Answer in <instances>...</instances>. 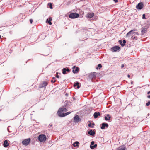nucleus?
<instances>
[{
    "label": "nucleus",
    "mask_w": 150,
    "mask_h": 150,
    "mask_svg": "<svg viewBox=\"0 0 150 150\" xmlns=\"http://www.w3.org/2000/svg\"><path fill=\"white\" fill-rule=\"evenodd\" d=\"M67 110V109L64 107H61L59 108L57 112V114L59 117H64V112H66Z\"/></svg>",
    "instance_id": "1"
},
{
    "label": "nucleus",
    "mask_w": 150,
    "mask_h": 150,
    "mask_svg": "<svg viewBox=\"0 0 150 150\" xmlns=\"http://www.w3.org/2000/svg\"><path fill=\"white\" fill-rule=\"evenodd\" d=\"M135 30H131L128 32L127 35V37H131V38H135L134 36L135 35H138V33L137 32H135Z\"/></svg>",
    "instance_id": "2"
},
{
    "label": "nucleus",
    "mask_w": 150,
    "mask_h": 150,
    "mask_svg": "<svg viewBox=\"0 0 150 150\" xmlns=\"http://www.w3.org/2000/svg\"><path fill=\"white\" fill-rule=\"evenodd\" d=\"M47 138L46 136L44 134L39 135L37 139L40 142L44 143L46 141Z\"/></svg>",
    "instance_id": "3"
},
{
    "label": "nucleus",
    "mask_w": 150,
    "mask_h": 150,
    "mask_svg": "<svg viewBox=\"0 0 150 150\" xmlns=\"http://www.w3.org/2000/svg\"><path fill=\"white\" fill-rule=\"evenodd\" d=\"M121 50L120 47L118 45H115L110 48V50L112 52H118Z\"/></svg>",
    "instance_id": "4"
},
{
    "label": "nucleus",
    "mask_w": 150,
    "mask_h": 150,
    "mask_svg": "<svg viewBox=\"0 0 150 150\" xmlns=\"http://www.w3.org/2000/svg\"><path fill=\"white\" fill-rule=\"evenodd\" d=\"M79 14L76 12L71 13L69 15V17L72 19L76 18L79 16Z\"/></svg>",
    "instance_id": "5"
},
{
    "label": "nucleus",
    "mask_w": 150,
    "mask_h": 150,
    "mask_svg": "<svg viewBox=\"0 0 150 150\" xmlns=\"http://www.w3.org/2000/svg\"><path fill=\"white\" fill-rule=\"evenodd\" d=\"M30 141L31 139L29 138L23 140L22 142V143L23 145L26 146L30 143Z\"/></svg>",
    "instance_id": "6"
},
{
    "label": "nucleus",
    "mask_w": 150,
    "mask_h": 150,
    "mask_svg": "<svg viewBox=\"0 0 150 150\" xmlns=\"http://www.w3.org/2000/svg\"><path fill=\"white\" fill-rule=\"evenodd\" d=\"M71 71V69H70L68 67H66L63 68L62 70V73L64 74H67V72H69Z\"/></svg>",
    "instance_id": "7"
},
{
    "label": "nucleus",
    "mask_w": 150,
    "mask_h": 150,
    "mask_svg": "<svg viewBox=\"0 0 150 150\" xmlns=\"http://www.w3.org/2000/svg\"><path fill=\"white\" fill-rule=\"evenodd\" d=\"M81 121V119L79 116L76 115L73 118V122L75 123H78Z\"/></svg>",
    "instance_id": "8"
},
{
    "label": "nucleus",
    "mask_w": 150,
    "mask_h": 150,
    "mask_svg": "<svg viewBox=\"0 0 150 150\" xmlns=\"http://www.w3.org/2000/svg\"><path fill=\"white\" fill-rule=\"evenodd\" d=\"M96 132L95 129H90L88 131L87 134L90 136H93L96 134Z\"/></svg>",
    "instance_id": "9"
},
{
    "label": "nucleus",
    "mask_w": 150,
    "mask_h": 150,
    "mask_svg": "<svg viewBox=\"0 0 150 150\" xmlns=\"http://www.w3.org/2000/svg\"><path fill=\"white\" fill-rule=\"evenodd\" d=\"M72 72L74 74H76L78 73L79 71V69L78 67L76 66H73L72 67Z\"/></svg>",
    "instance_id": "10"
},
{
    "label": "nucleus",
    "mask_w": 150,
    "mask_h": 150,
    "mask_svg": "<svg viewBox=\"0 0 150 150\" xmlns=\"http://www.w3.org/2000/svg\"><path fill=\"white\" fill-rule=\"evenodd\" d=\"M109 126L108 124L106 122H103L100 125V128L102 129H104L106 128H108Z\"/></svg>",
    "instance_id": "11"
},
{
    "label": "nucleus",
    "mask_w": 150,
    "mask_h": 150,
    "mask_svg": "<svg viewBox=\"0 0 150 150\" xmlns=\"http://www.w3.org/2000/svg\"><path fill=\"white\" fill-rule=\"evenodd\" d=\"M95 142L94 141H92L91 142V144L90 145V147L91 149H94L96 148L97 145V144H94Z\"/></svg>",
    "instance_id": "12"
},
{
    "label": "nucleus",
    "mask_w": 150,
    "mask_h": 150,
    "mask_svg": "<svg viewBox=\"0 0 150 150\" xmlns=\"http://www.w3.org/2000/svg\"><path fill=\"white\" fill-rule=\"evenodd\" d=\"M126 42V41L125 40L122 41V40H120L118 41V43L122 47H124L125 45Z\"/></svg>",
    "instance_id": "13"
},
{
    "label": "nucleus",
    "mask_w": 150,
    "mask_h": 150,
    "mask_svg": "<svg viewBox=\"0 0 150 150\" xmlns=\"http://www.w3.org/2000/svg\"><path fill=\"white\" fill-rule=\"evenodd\" d=\"M143 6V4L142 2H140L137 5L136 8L138 9H141L142 8Z\"/></svg>",
    "instance_id": "14"
},
{
    "label": "nucleus",
    "mask_w": 150,
    "mask_h": 150,
    "mask_svg": "<svg viewBox=\"0 0 150 150\" xmlns=\"http://www.w3.org/2000/svg\"><path fill=\"white\" fill-rule=\"evenodd\" d=\"M47 85V83L46 82L43 81L39 85V88H42L46 86Z\"/></svg>",
    "instance_id": "15"
},
{
    "label": "nucleus",
    "mask_w": 150,
    "mask_h": 150,
    "mask_svg": "<svg viewBox=\"0 0 150 150\" xmlns=\"http://www.w3.org/2000/svg\"><path fill=\"white\" fill-rule=\"evenodd\" d=\"M88 76L91 79L95 78L96 77V73L95 72L91 73L89 74Z\"/></svg>",
    "instance_id": "16"
},
{
    "label": "nucleus",
    "mask_w": 150,
    "mask_h": 150,
    "mask_svg": "<svg viewBox=\"0 0 150 150\" xmlns=\"http://www.w3.org/2000/svg\"><path fill=\"white\" fill-rule=\"evenodd\" d=\"M74 87H76L78 88H79L80 87L81 84L79 82L76 81L74 83Z\"/></svg>",
    "instance_id": "17"
},
{
    "label": "nucleus",
    "mask_w": 150,
    "mask_h": 150,
    "mask_svg": "<svg viewBox=\"0 0 150 150\" xmlns=\"http://www.w3.org/2000/svg\"><path fill=\"white\" fill-rule=\"evenodd\" d=\"M116 150H126L124 145H122L117 148Z\"/></svg>",
    "instance_id": "18"
},
{
    "label": "nucleus",
    "mask_w": 150,
    "mask_h": 150,
    "mask_svg": "<svg viewBox=\"0 0 150 150\" xmlns=\"http://www.w3.org/2000/svg\"><path fill=\"white\" fill-rule=\"evenodd\" d=\"M111 116L109 114H107V115L104 117V119L106 121H110V120Z\"/></svg>",
    "instance_id": "19"
},
{
    "label": "nucleus",
    "mask_w": 150,
    "mask_h": 150,
    "mask_svg": "<svg viewBox=\"0 0 150 150\" xmlns=\"http://www.w3.org/2000/svg\"><path fill=\"white\" fill-rule=\"evenodd\" d=\"M147 30V28L146 27H143L142 28V30H141V33L142 35H144L145 33H146Z\"/></svg>",
    "instance_id": "20"
},
{
    "label": "nucleus",
    "mask_w": 150,
    "mask_h": 150,
    "mask_svg": "<svg viewBox=\"0 0 150 150\" xmlns=\"http://www.w3.org/2000/svg\"><path fill=\"white\" fill-rule=\"evenodd\" d=\"M101 115L100 113L99 112H95L93 114V116L94 118L96 119L98 117Z\"/></svg>",
    "instance_id": "21"
},
{
    "label": "nucleus",
    "mask_w": 150,
    "mask_h": 150,
    "mask_svg": "<svg viewBox=\"0 0 150 150\" xmlns=\"http://www.w3.org/2000/svg\"><path fill=\"white\" fill-rule=\"evenodd\" d=\"M9 145V144L8 142V140H5L3 144V145L4 147H7Z\"/></svg>",
    "instance_id": "22"
},
{
    "label": "nucleus",
    "mask_w": 150,
    "mask_h": 150,
    "mask_svg": "<svg viewBox=\"0 0 150 150\" xmlns=\"http://www.w3.org/2000/svg\"><path fill=\"white\" fill-rule=\"evenodd\" d=\"M79 143L78 141H76L75 142L72 144V145L74 147L77 146L78 147L79 146Z\"/></svg>",
    "instance_id": "23"
},
{
    "label": "nucleus",
    "mask_w": 150,
    "mask_h": 150,
    "mask_svg": "<svg viewBox=\"0 0 150 150\" xmlns=\"http://www.w3.org/2000/svg\"><path fill=\"white\" fill-rule=\"evenodd\" d=\"M94 13H88L87 15V17L88 18H91L93 17L94 16Z\"/></svg>",
    "instance_id": "24"
},
{
    "label": "nucleus",
    "mask_w": 150,
    "mask_h": 150,
    "mask_svg": "<svg viewBox=\"0 0 150 150\" xmlns=\"http://www.w3.org/2000/svg\"><path fill=\"white\" fill-rule=\"evenodd\" d=\"M88 122L89 123L88 124V126L89 127H90L91 128H94V125H95V124L94 122H93L92 123L91 122L89 121Z\"/></svg>",
    "instance_id": "25"
},
{
    "label": "nucleus",
    "mask_w": 150,
    "mask_h": 150,
    "mask_svg": "<svg viewBox=\"0 0 150 150\" xmlns=\"http://www.w3.org/2000/svg\"><path fill=\"white\" fill-rule=\"evenodd\" d=\"M52 20V18L51 17H50L48 18L46 20V22L47 23L50 25H51L52 23L51 22V21Z\"/></svg>",
    "instance_id": "26"
},
{
    "label": "nucleus",
    "mask_w": 150,
    "mask_h": 150,
    "mask_svg": "<svg viewBox=\"0 0 150 150\" xmlns=\"http://www.w3.org/2000/svg\"><path fill=\"white\" fill-rule=\"evenodd\" d=\"M102 67V65L101 64H99L97 66V67H96V69H98V68L100 69Z\"/></svg>",
    "instance_id": "27"
},
{
    "label": "nucleus",
    "mask_w": 150,
    "mask_h": 150,
    "mask_svg": "<svg viewBox=\"0 0 150 150\" xmlns=\"http://www.w3.org/2000/svg\"><path fill=\"white\" fill-rule=\"evenodd\" d=\"M72 112H72L69 111L67 112L64 113V117H65V116H67V115H68L69 114H70Z\"/></svg>",
    "instance_id": "28"
},
{
    "label": "nucleus",
    "mask_w": 150,
    "mask_h": 150,
    "mask_svg": "<svg viewBox=\"0 0 150 150\" xmlns=\"http://www.w3.org/2000/svg\"><path fill=\"white\" fill-rule=\"evenodd\" d=\"M61 74V73H59L58 72H56V75L55 76V77L57 78H59L60 77V76L58 75V74Z\"/></svg>",
    "instance_id": "29"
},
{
    "label": "nucleus",
    "mask_w": 150,
    "mask_h": 150,
    "mask_svg": "<svg viewBox=\"0 0 150 150\" xmlns=\"http://www.w3.org/2000/svg\"><path fill=\"white\" fill-rule=\"evenodd\" d=\"M48 5L49 6V8L50 9H52V4L51 3H49L48 4Z\"/></svg>",
    "instance_id": "30"
},
{
    "label": "nucleus",
    "mask_w": 150,
    "mask_h": 150,
    "mask_svg": "<svg viewBox=\"0 0 150 150\" xmlns=\"http://www.w3.org/2000/svg\"><path fill=\"white\" fill-rule=\"evenodd\" d=\"M150 105V100L149 101L147 102L146 103V106H149Z\"/></svg>",
    "instance_id": "31"
},
{
    "label": "nucleus",
    "mask_w": 150,
    "mask_h": 150,
    "mask_svg": "<svg viewBox=\"0 0 150 150\" xmlns=\"http://www.w3.org/2000/svg\"><path fill=\"white\" fill-rule=\"evenodd\" d=\"M142 18L143 19H146V18H145V14H143V15H142Z\"/></svg>",
    "instance_id": "32"
},
{
    "label": "nucleus",
    "mask_w": 150,
    "mask_h": 150,
    "mask_svg": "<svg viewBox=\"0 0 150 150\" xmlns=\"http://www.w3.org/2000/svg\"><path fill=\"white\" fill-rule=\"evenodd\" d=\"M56 81H54L53 80H51V82L52 83H53Z\"/></svg>",
    "instance_id": "33"
},
{
    "label": "nucleus",
    "mask_w": 150,
    "mask_h": 150,
    "mask_svg": "<svg viewBox=\"0 0 150 150\" xmlns=\"http://www.w3.org/2000/svg\"><path fill=\"white\" fill-rule=\"evenodd\" d=\"M64 106L65 107H67L68 106V104L67 103H65L64 105Z\"/></svg>",
    "instance_id": "34"
},
{
    "label": "nucleus",
    "mask_w": 150,
    "mask_h": 150,
    "mask_svg": "<svg viewBox=\"0 0 150 150\" xmlns=\"http://www.w3.org/2000/svg\"><path fill=\"white\" fill-rule=\"evenodd\" d=\"M11 127L10 126H8V127H7V130L8 131V132H10L9 131V127Z\"/></svg>",
    "instance_id": "35"
},
{
    "label": "nucleus",
    "mask_w": 150,
    "mask_h": 150,
    "mask_svg": "<svg viewBox=\"0 0 150 150\" xmlns=\"http://www.w3.org/2000/svg\"><path fill=\"white\" fill-rule=\"evenodd\" d=\"M4 38H0V42H2L3 41V39ZM5 39H6V38H4Z\"/></svg>",
    "instance_id": "36"
},
{
    "label": "nucleus",
    "mask_w": 150,
    "mask_h": 150,
    "mask_svg": "<svg viewBox=\"0 0 150 150\" xmlns=\"http://www.w3.org/2000/svg\"><path fill=\"white\" fill-rule=\"evenodd\" d=\"M30 23L32 24L33 21V20L32 19H30Z\"/></svg>",
    "instance_id": "37"
},
{
    "label": "nucleus",
    "mask_w": 150,
    "mask_h": 150,
    "mask_svg": "<svg viewBox=\"0 0 150 150\" xmlns=\"http://www.w3.org/2000/svg\"><path fill=\"white\" fill-rule=\"evenodd\" d=\"M52 79L53 80H54V81H57V80H56L55 78V77H53Z\"/></svg>",
    "instance_id": "38"
},
{
    "label": "nucleus",
    "mask_w": 150,
    "mask_h": 150,
    "mask_svg": "<svg viewBox=\"0 0 150 150\" xmlns=\"http://www.w3.org/2000/svg\"><path fill=\"white\" fill-rule=\"evenodd\" d=\"M65 95L66 96H68V95H69V94L67 93H66L65 94Z\"/></svg>",
    "instance_id": "39"
},
{
    "label": "nucleus",
    "mask_w": 150,
    "mask_h": 150,
    "mask_svg": "<svg viewBox=\"0 0 150 150\" xmlns=\"http://www.w3.org/2000/svg\"><path fill=\"white\" fill-rule=\"evenodd\" d=\"M147 98H148L150 99V95H148L147 96Z\"/></svg>",
    "instance_id": "40"
},
{
    "label": "nucleus",
    "mask_w": 150,
    "mask_h": 150,
    "mask_svg": "<svg viewBox=\"0 0 150 150\" xmlns=\"http://www.w3.org/2000/svg\"><path fill=\"white\" fill-rule=\"evenodd\" d=\"M113 0L115 3H117L118 2V0Z\"/></svg>",
    "instance_id": "41"
},
{
    "label": "nucleus",
    "mask_w": 150,
    "mask_h": 150,
    "mask_svg": "<svg viewBox=\"0 0 150 150\" xmlns=\"http://www.w3.org/2000/svg\"><path fill=\"white\" fill-rule=\"evenodd\" d=\"M124 67V65L123 64H122L121 66V68H123Z\"/></svg>",
    "instance_id": "42"
},
{
    "label": "nucleus",
    "mask_w": 150,
    "mask_h": 150,
    "mask_svg": "<svg viewBox=\"0 0 150 150\" xmlns=\"http://www.w3.org/2000/svg\"><path fill=\"white\" fill-rule=\"evenodd\" d=\"M127 77L129 78H130V75L129 74H128L127 75Z\"/></svg>",
    "instance_id": "43"
},
{
    "label": "nucleus",
    "mask_w": 150,
    "mask_h": 150,
    "mask_svg": "<svg viewBox=\"0 0 150 150\" xmlns=\"http://www.w3.org/2000/svg\"><path fill=\"white\" fill-rule=\"evenodd\" d=\"M52 125L51 124H50L49 125V126H50V127H52Z\"/></svg>",
    "instance_id": "44"
},
{
    "label": "nucleus",
    "mask_w": 150,
    "mask_h": 150,
    "mask_svg": "<svg viewBox=\"0 0 150 150\" xmlns=\"http://www.w3.org/2000/svg\"><path fill=\"white\" fill-rule=\"evenodd\" d=\"M147 94H148V95L149 94H150V91H148V92H147Z\"/></svg>",
    "instance_id": "45"
},
{
    "label": "nucleus",
    "mask_w": 150,
    "mask_h": 150,
    "mask_svg": "<svg viewBox=\"0 0 150 150\" xmlns=\"http://www.w3.org/2000/svg\"><path fill=\"white\" fill-rule=\"evenodd\" d=\"M133 38V40H134L135 39V40H137V38Z\"/></svg>",
    "instance_id": "46"
},
{
    "label": "nucleus",
    "mask_w": 150,
    "mask_h": 150,
    "mask_svg": "<svg viewBox=\"0 0 150 150\" xmlns=\"http://www.w3.org/2000/svg\"><path fill=\"white\" fill-rule=\"evenodd\" d=\"M72 98H73V99L74 100H75L76 99H75V97H73Z\"/></svg>",
    "instance_id": "47"
},
{
    "label": "nucleus",
    "mask_w": 150,
    "mask_h": 150,
    "mask_svg": "<svg viewBox=\"0 0 150 150\" xmlns=\"http://www.w3.org/2000/svg\"><path fill=\"white\" fill-rule=\"evenodd\" d=\"M149 115H150V114H149V113H148V114H147V116H149Z\"/></svg>",
    "instance_id": "48"
},
{
    "label": "nucleus",
    "mask_w": 150,
    "mask_h": 150,
    "mask_svg": "<svg viewBox=\"0 0 150 150\" xmlns=\"http://www.w3.org/2000/svg\"><path fill=\"white\" fill-rule=\"evenodd\" d=\"M132 83H133V82H132H132H131V84H132Z\"/></svg>",
    "instance_id": "49"
},
{
    "label": "nucleus",
    "mask_w": 150,
    "mask_h": 150,
    "mask_svg": "<svg viewBox=\"0 0 150 150\" xmlns=\"http://www.w3.org/2000/svg\"><path fill=\"white\" fill-rule=\"evenodd\" d=\"M33 38H30L29 39H30V40H31V39H32Z\"/></svg>",
    "instance_id": "50"
},
{
    "label": "nucleus",
    "mask_w": 150,
    "mask_h": 150,
    "mask_svg": "<svg viewBox=\"0 0 150 150\" xmlns=\"http://www.w3.org/2000/svg\"><path fill=\"white\" fill-rule=\"evenodd\" d=\"M117 87H120L119 86H118Z\"/></svg>",
    "instance_id": "51"
},
{
    "label": "nucleus",
    "mask_w": 150,
    "mask_h": 150,
    "mask_svg": "<svg viewBox=\"0 0 150 150\" xmlns=\"http://www.w3.org/2000/svg\"><path fill=\"white\" fill-rule=\"evenodd\" d=\"M17 88V89L19 88H18V87H17V88Z\"/></svg>",
    "instance_id": "52"
},
{
    "label": "nucleus",
    "mask_w": 150,
    "mask_h": 150,
    "mask_svg": "<svg viewBox=\"0 0 150 150\" xmlns=\"http://www.w3.org/2000/svg\"><path fill=\"white\" fill-rule=\"evenodd\" d=\"M129 47H130V45L129 44Z\"/></svg>",
    "instance_id": "53"
},
{
    "label": "nucleus",
    "mask_w": 150,
    "mask_h": 150,
    "mask_svg": "<svg viewBox=\"0 0 150 150\" xmlns=\"http://www.w3.org/2000/svg\"><path fill=\"white\" fill-rule=\"evenodd\" d=\"M0 38H1V36L0 35Z\"/></svg>",
    "instance_id": "54"
},
{
    "label": "nucleus",
    "mask_w": 150,
    "mask_h": 150,
    "mask_svg": "<svg viewBox=\"0 0 150 150\" xmlns=\"http://www.w3.org/2000/svg\"><path fill=\"white\" fill-rule=\"evenodd\" d=\"M129 45H127V47H129Z\"/></svg>",
    "instance_id": "55"
},
{
    "label": "nucleus",
    "mask_w": 150,
    "mask_h": 150,
    "mask_svg": "<svg viewBox=\"0 0 150 150\" xmlns=\"http://www.w3.org/2000/svg\"><path fill=\"white\" fill-rule=\"evenodd\" d=\"M129 45H127V47H129Z\"/></svg>",
    "instance_id": "56"
}]
</instances>
